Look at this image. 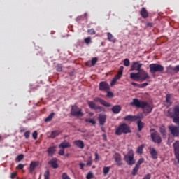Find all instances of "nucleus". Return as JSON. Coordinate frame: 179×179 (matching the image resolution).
Masks as SVG:
<instances>
[{"label":"nucleus","mask_w":179,"mask_h":179,"mask_svg":"<svg viewBox=\"0 0 179 179\" xmlns=\"http://www.w3.org/2000/svg\"><path fill=\"white\" fill-rule=\"evenodd\" d=\"M130 106L137 107V108H142L143 113L148 114L152 113L153 107L149 103L143 101H139L138 99H133V101L130 103Z\"/></svg>","instance_id":"obj_1"},{"label":"nucleus","mask_w":179,"mask_h":179,"mask_svg":"<svg viewBox=\"0 0 179 179\" xmlns=\"http://www.w3.org/2000/svg\"><path fill=\"white\" fill-rule=\"evenodd\" d=\"M175 156H176V159H177V160L179 163V154H175Z\"/></svg>","instance_id":"obj_63"},{"label":"nucleus","mask_w":179,"mask_h":179,"mask_svg":"<svg viewBox=\"0 0 179 179\" xmlns=\"http://www.w3.org/2000/svg\"><path fill=\"white\" fill-rule=\"evenodd\" d=\"M123 62H124V66H129L131 64V62H129V59H124Z\"/></svg>","instance_id":"obj_38"},{"label":"nucleus","mask_w":179,"mask_h":179,"mask_svg":"<svg viewBox=\"0 0 179 179\" xmlns=\"http://www.w3.org/2000/svg\"><path fill=\"white\" fill-rule=\"evenodd\" d=\"M16 177V173L13 172L11 173V178H15Z\"/></svg>","instance_id":"obj_61"},{"label":"nucleus","mask_w":179,"mask_h":179,"mask_svg":"<svg viewBox=\"0 0 179 179\" xmlns=\"http://www.w3.org/2000/svg\"><path fill=\"white\" fill-rule=\"evenodd\" d=\"M60 134H61V131H59V130L53 131L51 132L50 138H52V139H54V138H56V136H58V135H59Z\"/></svg>","instance_id":"obj_25"},{"label":"nucleus","mask_w":179,"mask_h":179,"mask_svg":"<svg viewBox=\"0 0 179 179\" xmlns=\"http://www.w3.org/2000/svg\"><path fill=\"white\" fill-rule=\"evenodd\" d=\"M71 115L75 117H83L82 109L79 108L77 106H73L71 110Z\"/></svg>","instance_id":"obj_6"},{"label":"nucleus","mask_w":179,"mask_h":179,"mask_svg":"<svg viewBox=\"0 0 179 179\" xmlns=\"http://www.w3.org/2000/svg\"><path fill=\"white\" fill-rule=\"evenodd\" d=\"M138 170H139V165H136L132 170V176H136V173H138Z\"/></svg>","instance_id":"obj_33"},{"label":"nucleus","mask_w":179,"mask_h":179,"mask_svg":"<svg viewBox=\"0 0 179 179\" xmlns=\"http://www.w3.org/2000/svg\"><path fill=\"white\" fill-rule=\"evenodd\" d=\"M108 89H110V85L106 81H102L99 83V90H108Z\"/></svg>","instance_id":"obj_11"},{"label":"nucleus","mask_w":179,"mask_h":179,"mask_svg":"<svg viewBox=\"0 0 179 179\" xmlns=\"http://www.w3.org/2000/svg\"><path fill=\"white\" fill-rule=\"evenodd\" d=\"M57 71H58V72H61L62 71V66H58L57 69Z\"/></svg>","instance_id":"obj_62"},{"label":"nucleus","mask_w":179,"mask_h":179,"mask_svg":"<svg viewBox=\"0 0 179 179\" xmlns=\"http://www.w3.org/2000/svg\"><path fill=\"white\" fill-rule=\"evenodd\" d=\"M124 121H130V122L136 121V116L129 115L127 116H125L124 117Z\"/></svg>","instance_id":"obj_20"},{"label":"nucleus","mask_w":179,"mask_h":179,"mask_svg":"<svg viewBox=\"0 0 179 179\" xmlns=\"http://www.w3.org/2000/svg\"><path fill=\"white\" fill-rule=\"evenodd\" d=\"M99 161V154L97 152L95 153V162Z\"/></svg>","instance_id":"obj_59"},{"label":"nucleus","mask_w":179,"mask_h":179,"mask_svg":"<svg viewBox=\"0 0 179 179\" xmlns=\"http://www.w3.org/2000/svg\"><path fill=\"white\" fill-rule=\"evenodd\" d=\"M37 135H38L37 131H34L32 134L33 138L37 139Z\"/></svg>","instance_id":"obj_52"},{"label":"nucleus","mask_w":179,"mask_h":179,"mask_svg":"<svg viewBox=\"0 0 179 179\" xmlns=\"http://www.w3.org/2000/svg\"><path fill=\"white\" fill-rule=\"evenodd\" d=\"M150 73H156V72L163 73L164 71V67L159 64H151L149 65Z\"/></svg>","instance_id":"obj_3"},{"label":"nucleus","mask_w":179,"mask_h":179,"mask_svg":"<svg viewBox=\"0 0 179 179\" xmlns=\"http://www.w3.org/2000/svg\"><path fill=\"white\" fill-rule=\"evenodd\" d=\"M124 160L129 166L135 164V160L134 159V150H129L128 154L124 155Z\"/></svg>","instance_id":"obj_4"},{"label":"nucleus","mask_w":179,"mask_h":179,"mask_svg":"<svg viewBox=\"0 0 179 179\" xmlns=\"http://www.w3.org/2000/svg\"><path fill=\"white\" fill-rule=\"evenodd\" d=\"M36 166H37V164H36V162H33L30 164V168H29L30 173H33V171H34V169H36Z\"/></svg>","instance_id":"obj_29"},{"label":"nucleus","mask_w":179,"mask_h":179,"mask_svg":"<svg viewBox=\"0 0 179 179\" xmlns=\"http://www.w3.org/2000/svg\"><path fill=\"white\" fill-rule=\"evenodd\" d=\"M130 78L133 80H136V82H139V80H141L139 73H131Z\"/></svg>","instance_id":"obj_12"},{"label":"nucleus","mask_w":179,"mask_h":179,"mask_svg":"<svg viewBox=\"0 0 179 179\" xmlns=\"http://www.w3.org/2000/svg\"><path fill=\"white\" fill-rule=\"evenodd\" d=\"M48 153L49 156H52L55 153V147H50L48 149Z\"/></svg>","instance_id":"obj_28"},{"label":"nucleus","mask_w":179,"mask_h":179,"mask_svg":"<svg viewBox=\"0 0 179 179\" xmlns=\"http://www.w3.org/2000/svg\"><path fill=\"white\" fill-rule=\"evenodd\" d=\"M86 122H89L90 124H92V125H94L96 124V120L94 119H87Z\"/></svg>","instance_id":"obj_37"},{"label":"nucleus","mask_w":179,"mask_h":179,"mask_svg":"<svg viewBox=\"0 0 179 179\" xmlns=\"http://www.w3.org/2000/svg\"><path fill=\"white\" fill-rule=\"evenodd\" d=\"M85 44H90L92 43V38L87 37L84 40Z\"/></svg>","instance_id":"obj_40"},{"label":"nucleus","mask_w":179,"mask_h":179,"mask_svg":"<svg viewBox=\"0 0 179 179\" xmlns=\"http://www.w3.org/2000/svg\"><path fill=\"white\" fill-rule=\"evenodd\" d=\"M123 72H124V66H121L119 69V71H117V74L115 76V77L113 78V79L110 83L111 86H114V85L117 83V80H120V79H121Z\"/></svg>","instance_id":"obj_5"},{"label":"nucleus","mask_w":179,"mask_h":179,"mask_svg":"<svg viewBox=\"0 0 179 179\" xmlns=\"http://www.w3.org/2000/svg\"><path fill=\"white\" fill-rule=\"evenodd\" d=\"M115 135H122V134H131V127L126 123L120 124L115 129Z\"/></svg>","instance_id":"obj_2"},{"label":"nucleus","mask_w":179,"mask_h":179,"mask_svg":"<svg viewBox=\"0 0 179 179\" xmlns=\"http://www.w3.org/2000/svg\"><path fill=\"white\" fill-rule=\"evenodd\" d=\"M132 86H135L136 87H139L141 86V84H138L136 83H131Z\"/></svg>","instance_id":"obj_57"},{"label":"nucleus","mask_w":179,"mask_h":179,"mask_svg":"<svg viewBox=\"0 0 179 179\" xmlns=\"http://www.w3.org/2000/svg\"><path fill=\"white\" fill-rule=\"evenodd\" d=\"M62 179H71V178H69V177L68 176V174H66V173H65L62 174Z\"/></svg>","instance_id":"obj_45"},{"label":"nucleus","mask_w":179,"mask_h":179,"mask_svg":"<svg viewBox=\"0 0 179 179\" xmlns=\"http://www.w3.org/2000/svg\"><path fill=\"white\" fill-rule=\"evenodd\" d=\"M141 15L143 19H146L147 17H149V13H148V10H146V8L143 7L141 10Z\"/></svg>","instance_id":"obj_14"},{"label":"nucleus","mask_w":179,"mask_h":179,"mask_svg":"<svg viewBox=\"0 0 179 179\" xmlns=\"http://www.w3.org/2000/svg\"><path fill=\"white\" fill-rule=\"evenodd\" d=\"M92 159V156H90L89 159L87 161L86 166H91L92 164L93 160Z\"/></svg>","instance_id":"obj_39"},{"label":"nucleus","mask_w":179,"mask_h":179,"mask_svg":"<svg viewBox=\"0 0 179 179\" xmlns=\"http://www.w3.org/2000/svg\"><path fill=\"white\" fill-rule=\"evenodd\" d=\"M139 76H140V80L142 82L146 80L147 79H150V76H149V73H148V71L145 70L140 71Z\"/></svg>","instance_id":"obj_9"},{"label":"nucleus","mask_w":179,"mask_h":179,"mask_svg":"<svg viewBox=\"0 0 179 179\" xmlns=\"http://www.w3.org/2000/svg\"><path fill=\"white\" fill-rule=\"evenodd\" d=\"M172 71H173V72H176V73L179 72V65H177L175 68L172 69Z\"/></svg>","instance_id":"obj_46"},{"label":"nucleus","mask_w":179,"mask_h":179,"mask_svg":"<svg viewBox=\"0 0 179 179\" xmlns=\"http://www.w3.org/2000/svg\"><path fill=\"white\" fill-rule=\"evenodd\" d=\"M110 166H104L103 169V172L104 176H107L108 173H110Z\"/></svg>","instance_id":"obj_31"},{"label":"nucleus","mask_w":179,"mask_h":179,"mask_svg":"<svg viewBox=\"0 0 179 179\" xmlns=\"http://www.w3.org/2000/svg\"><path fill=\"white\" fill-rule=\"evenodd\" d=\"M73 145L79 149H83L85 148V143L82 140H76L73 141Z\"/></svg>","instance_id":"obj_10"},{"label":"nucleus","mask_w":179,"mask_h":179,"mask_svg":"<svg viewBox=\"0 0 179 179\" xmlns=\"http://www.w3.org/2000/svg\"><path fill=\"white\" fill-rule=\"evenodd\" d=\"M94 176H93V173L92 172H90L87 173V176H86V178L87 179H92L93 178Z\"/></svg>","instance_id":"obj_41"},{"label":"nucleus","mask_w":179,"mask_h":179,"mask_svg":"<svg viewBox=\"0 0 179 179\" xmlns=\"http://www.w3.org/2000/svg\"><path fill=\"white\" fill-rule=\"evenodd\" d=\"M79 166H80L81 170H83V167H85V164H83V163H80V164H79Z\"/></svg>","instance_id":"obj_60"},{"label":"nucleus","mask_w":179,"mask_h":179,"mask_svg":"<svg viewBox=\"0 0 179 179\" xmlns=\"http://www.w3.org/2000/svg\"><path fill=\"white\" fill-rule=\"evenodd\" d=\"M173 147L175 155L179 154V141H176L173 143Z\"/></svg>","instance_id":"obj_18"},{"label":"nucleus","mask_w":179,"mask_h":179,"mask_svg":"<svg viewBox=\"0 0 179 179\" xmlns=\"http://www.w3.org/2000/svg\"><path fill=\"white\" fill-rule=\"evenodd\" d=\"M102 136L105 141L107 140V136H106V134H102Z\"/></svg>","instance_id":"obj_64"},{"label":"nucleus","mask_w":179,"mask_h":179,"mask_svg":"<svg viewBox=\"0 0 179 179\" xmlns=\"http://www.w3.org/2000/svg\"><path fill=\"white\" fill-rule=\"evenodd\" d=\"M148 85H149V83H144L143 84H140V85H138V86H139L140 88H143V87H146V86H148Z\"/></svg>","instance_id":"obj_48"},{"label":"nucleus","mask_w":179,"mask_h":179,"mask_svg":"<svg viewBox=\"0 0 179 179\" xmlns=\"http://www.w3.org/2000/svg\"><path fill=\"white\" fill-rule=\"evenodd\" d=\"M137 127L138 131H142V129L145 127V123L139 120L137 122Z\"/></svg>","instance_id":"obj_26"},{"label":"nucleus","mask_w":179,"mask_h":179,"mask_svg":"<svg viewBox=\"0 0 179 179\" xmlns=\"http://www.w3.org/2000/svg\"><path fill=\"white\" fill-rule=\"evenodd\" d=\"M103 99H100V98H99V97H95L94 99V101H96V102H97V101H99V102H100V103H101V101H102Z\"/></svg>","instance_id":"obj_55"},{"label":"nucleus","mask_w":179,"mask_h":179,"mask_svg":"<svg viewBox=\"0 0 179 179\" xmlns=\"http://www.w3.org/2000/svg\"><path fill=\"white\" fill-rule=\"evenodd\" d=\"M150 154L151 155L152 159H157V151L155 148H150Z\"/></svg>","instance_id":"obj_19"},{"label":"nucleus","mask_w":179,"mask_h":179,"mask_svg":"<svg viewBox=\"0 0 179 179\" xmlns=\"http://www.w3.org/2000/svg\"><path fill=\"white\" fill-rule=\"evenodd\" d=\"M135 117H136V121H138V120H142L144 117L143 114L142 113L135 115Z\"/></svg>","instance_id":"obj_35"},{"label":"nucleus","mask_w":179,"mask_h":179,"mask_svg":"<svg viewBox=\"0 0 179 179\" xmlns=\"http://www.w3.org/2000/svg\"><path fill=\"white\" fill-rule=\"evenodd\" d=\"M94 110H96L98 113H100L104 110V109L99 106H96V108Z\"/></svg>","instance_id":"obj_42"},{"label":"nucleus","mask_w":179,"mask_h":179,"mask_svg":"<svg viewBox=\"0 0 179 179\" xmlns=\"http://www.w3.org/2000/svg\"><path fill=\"white\" fill-rule=\"evenodd\" d=\"M90 61H91V64H92V66H94V65H96V64H97L98 59H97V57H94Z\"/></svg>","instance_id":"obj_36"},{"label":"nucleus","mask_w":179,"mask_h":179,"mask_svg":"<svg viewBox=\"0 0 179 179\" xmlns=\"http://www.w3.org/2000/svg\"><path fill=\"white\" fill-rule=\"evenodd\" d=\"M44 179H50V171L47 170L45 171Z\"/></svg>","instance_id":"obj_34"},{"label":"nucleus","mask_w":179,"mask_h":179,"mask_svg":"<svg viewBox=\"0 0 179 179\" xmlns=\"http://www.w3.org/2000/svg\"><path fill=\"white\" fill-rule=\"evenodd\" d=\"M23 167H24V164H18V166H17V169H20V170L22 169H23Z\"/></svg>","instance_id":"obj_58"},{"label":"nucleus","mask_w":179,"mask_h":179,"mask_svg":"<svg viewBox=\"0 0 179 179\" xmlns=\"http://www.w3.org/2000/svg\"><path fill=\"white\" fill-rule=\"evenodd\" d=\"M24 135L26 139H29V138H30V131H26Z\"/></svg>","instance_id":"obj_44"},{"label":"nucleus","mask_w":179,"mask_h":179,"mask_svg":"<svg viewBox=\"0 0 179 179\" xmlns=\"http://www.w3.org/2000/svg\"><path fill=\"white\" fill-rule=\"evenodd\" d=\"M88 33L92 35L96 34V31H94L93 29H91L88 30Z\"/></svg>","instance_id":"obj_50"},{"label":"nucleus","mask_w":179,"mask_h":179,"mask_svg":"<svg viewBox=\"0 0 179 179\" xmlns=\"http://www.w3.org/2000/svg\"><path fill=\"white\" fill-rule=\"evenodd\" d=\"M55 113L54 112L51 113L46 118H45V122H50L54 118Z\"/></svg>","instance_id":"obj_24"},{"label":"nucleus","mask_w":179,"mask_h":179,"mask_svg":"<svg viewBox=\"0 0 179 179\" xmlns=\"http://www.w3.org/2000/svg\"><path fill=\"white\" fill-rule=\"evenodd\" d=\"M159 132L161 134V135H162V136H166V127H164V125H162L159 127Z\"/></svg>","instance_id":"obj_27"},{"label":"nucleus","mask_w":179,"mask_h":179,"mask_svg":"<svg viewBox=\"0 0 179 179\" xmlns=\"http://www.w3.org/2000/svg\"><path fill=\"white\" fill-rule=\"evenodd\" d=\"M174 141L173 138L169 137L168 138V145H171V143H173V141Z\"/></svg>","instance_id":"obj_47"},{"label":"nucleus","mask_w":179,"mask_h":179,"mask_svg":"<svg viewBox=\"0 0 179 179\" xmlns=\"http://www.w3.org/2000/svg\"><path fill=\"white\" fill-rule=\"evenodd\" d=\"M145 162V159L143 158L139 159L137 164L136 165H138V167Z\"/></svg>","instance_id":"obj_43"},{"label":"nucleus","mask_w":179,"mask_h":179,"mask_svg":"<svg viewBox=\"0 0 179 179\" xmlns=\"http://www.w3.org/2000/svg\"><path fill=\"white\" fill-rule=\"evenodd\" d=\"M64 153H65V150H64L63 148L61 149V150H59V155L60 156H64Z\"/></svg>","instance_id":"obj_53"},{"label":"nucleus","mask_w":179,"mask_h":179,"mask_svg":"<svg viewBox=\"0 0 179 179\" xmlns=\"http://www.w3.org/2000/svg\"><path fill=\"white\" fill-rule=\"evenodd\" d=\"M85 65L87 66H93V64H92V62H91V60H89V61H87L86 63H85Z\"/></svg>","instance_id":"obj_51"},{"label":"nucleus","mask_w":179,"mask_h":179,"mask_svg":"<svg viewBox=\"0 0 179 179\" xmlns=\"http://www.w3.org/2000/svg\"><path fill=\"white\" fill-rule=\"evenodd\" d=\"M114 94L111 92H107V96L108 97H113Z\"/></svg>","instance_id":"obj_56"},{"label":"nucleus","mask_w":179,"mask_h":179,"mask_svg":"<svg viewBox=\"0 0 179 179\" xmlns=\"http://www.w3.org/2000/svg\"><path fill=\"white\" fill-rule=\"evenodd\" d=\"M59 148L60 149H65L66 148H71V143L69 142H62L61 144L59 145Z\"/></svg>","instance_id":"obj_21"},{"label":"nucleus","mask_w":179,"mask_h":179,"mask_svg":"<svg viewBox=\"0 0 179 179\" xmlns=\"http://www.w3.org/2000/svg\"><path fill=\"white\" fill-rule=\"evenodd\" d=\"M49 164L52 166L53 169H58V164L57 163V159H52L49 162Z\"/></svg>","instance_id":"obj_22"},{"label":"nucleus","mask_w":179,"mask_h":179,"mask_svg":"<svg viewBox=\"0 0 179 179\" xmlns=\"http://www.w3.org/2000/svg\"><path fill=\"white\" fill-rule=\"evenodd\" d=\"M142 65L143 64L139 62H134L131 66V71H138V72H141Z\"/></svg>","instance_id":"obj_8"},{"label":"nucleus","mask_w":179,"mask_h":179,"mask_svg":"<svg viewBox=\"0 0 179 179\" xmlns=\"http://www.w3.org/2000/svg\"><path fill=\"white\" fill-rule=\"evenodd\" d=\"M113 157L117 166H121V164H122V163L121 162V155H120L119 153H115Z\"/></svg>","instance_id":"obj_13"},{"label":"nucleus","mask_w":179,"mask_h":179,"mask_svg":"<svg viewBox=\"0 0 179 179\" xmlns=\"http://www.w3.org/2000/svg\"><path fill=\"white\" fill-rule=\"evenodd\" d=\"M23 157H24L23 155H20L17 156V159L18 162H20V160H23Z\"/></svg>","instance_id":"obj_54"},{"label":"nucleus","mask_w":179,"mask_h":179,"mask_svg":"<svg viewBox=\"0 0 179 179\" xmlns=\"http://www.w3.org/2000/svg\"><path fill=\"white\" fill-rule=\"evenodd\" d=\"M107 37H108V41H110V43H116L117 42V39L115 38V37H114V36L113 35V34L108 32L107 33Z\"/></svg>","instance_id":"obj_16"},{"label":"nucleus","mask_w":179,"mask_h":179,"mask_svg":"<svg viewBox=\"0 0 179 179\" xmlns=\"http://www.w3.org/2000/svg\"><path fill=\"white\" fill-rule=\"evenodd\" d=\"M151 139L155 143H162V137L157 131L151 134Z\"/></svg>","instance_id":"obj_7"},{"label":"nucleus","mask_w":179,"mask_h":179,"mask_svg":"<svg viewBox=\"0 0 179 179\" xmlns=\"http://www.w3.org/2000/svg\"><path fill=\"white\" fill-rule=\"evenodd\" d=\"M101 104L102 105V106H104V107H111V103H108V102H107V101H106L105 100H103L102 99V101H101Z\"/></svg>","instance_id":"obj_32"},{"label":"nucleus","mask_w":179,"mask_h":179,"mask_svg":"<svg viewBox=\"0 0 179 179\" xmlns=\"http://www.w3.org/2000/svg\"><path fill=\"white\" fill-rule=\"evenodd\" d=\"M121 109H122L121 106L115 105L113 107H112L111 110L113 114H120Z\"/></svg>","instance_id":"obj_15"},{"label":"nucleus","mask_w":179,"mask_h":179,"mask_svg":"<svg viewBox=\"0 0 179 179\" xmlns=\"http://www.w3.org/2000/svg\"><path fill=\"white\" fill-rule=\"evenodd\" d=\"M99 124L100 125H103L106 124V120H107V116L106 115H99Z\"/></svg>","instance_id":"obj_17"},{"label":"nucleus","mask_w":179,"mask_h":179,"mask_svg":"<svg viewBox=\"0 0 179 179\" xmlns=\"http://www.w3.org/2000/svg\"><path fill=\"white\" fill-rule=\"evenodd\" d=\"M87 104L92 110H95V108L97 107V105H96V103H94L93 101H88Z\"/></svg>","instance_id":"obj_23"},{"label":"nucleus","mask_w":179,"mask_h":179,"mask_svg":"<svg viewBox=\"0 0 179 179\" xmlns=\"http://www.w3.org/2000/svg\"><path fill=\"white\" fill-rule=\"evenodd\" d=\"M145 148V145H141V146L138 147L137 148V153H138V155H142V153H143V148Z\"/></svg>","instance_id":"obj_30"},{"label":"nucleus","mask_w":179,"mask_h":179,"mask_svg":"<svg viewBox=\"0 0 179 179\" xmlns=\"http://www.w3.org/2000/svg\"><path fill=\"white\" fill-rule=\"evenodd\" d=\"M152 178V175L150 173H148L147 175H145L143 179H150Z\"/></svg>","instance_id":"obj_49"}]
</instances>
